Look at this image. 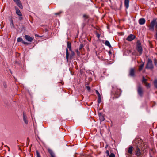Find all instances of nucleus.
<instances>
[{"label": "nucleus", "instance_id": "nucleus-1", "mask_svg": "<svg viewBox=\"0 0 157 157\" xmlns=\"http://www.w3.org/2000/svg\"><path fill=\"white\" fill-rule=\"evenodd\" d=\"M71 53L69 56L68 49L67 48L66 49V58L67 62H68L69 59L72 60L74 58L75 56V53L72 50H71Z\"/></svg>", "mask_w": 157, "mask_h": 157}, {"label": "nucleus", "instance_id": "nucleus-2", "mask_svg": "<svg viewBox=\"0 0 157 157\" xmlns=\"http://www.w3.org/2000/svg\"><path fill=\"white\" fill-rule=\"evenodd\" d=\"M155 25V30L157 32V21L156 19H154L152 21L151 24L148 26L149 29L151 31H154Z\"/></svg>", "mask_w": 157, "mask_h": 157}, {"label": "nucleus", "instance_id": "nucleus-3", "mask_svg": "<svg viewBox=\"0 0 157 157\" xmlns=\"http://www.w3.org/2000/svg\"><path fill=\"white\" fill-rule=\"evenodd\" d=\"M112 88L113 89L114 91V92L113 91L112 92L113 94L114 95L115 97L118 98L121 94L120 90L113 86H112Z\"/></svg>", "mask_w": 157, "mask_h": 157}, {"label": "nucleus", "instance_id": "nucleus-4", "mask_svg": "<svg viewBox=\"0 0 157 157\" xmlns=\"http://www.w3.org/2000/svg\"><path fill=\"white\" fill-rule=\"evenodd\" d=\"M146 67L147 69H151L153 68L154 66L152 64V61L150 59H148Z\"/></svg>", "mask_w": 157, "mask_h": 157}, {"label": "nucleus", "instance_id": "nucleus-5", "mask_svg": "<svg viewBox=\"0 0 157 157\" xmlns=\"http://www.w3.org/2000/svg\"><path fill=\"white\" fill-rule=\"evenodd\" d=\"M144 92V88L141 86L138 87V94L140 97L143 96Z\"/></svg>", "mask_w": 157, "mask_h": 157}, {"label": "nucleus", "instance_id": "nucleus-6", "mask_svg": "<svg viewBox=\"0 0 157 157\" xmlns=\"http://www.w3.org/2000/svg\"><path fill=\"white\" fill-rule=\"evenodd\" d=\"M143 48L140 41H138V56L142 54Z\"/></svg>", "mask_w": 157, "mask_h": 157}, {"label": "nucleus", "instance_id": "nucleus-7", "mask_svg": "<svg viewBox=\"0 0 157 157\" xmlns=\"http://www.w3.org/2000/svg\"><path fill=\"white\" fill-rule=\"evenodd\" d=\"M136 69L135 68H131L129 71V75L132 77H134L135 76Z\"/></svg>", "mask_w": 157, "mask_h": 157}, {"label": "nucleus", "instance_id": "nucleus-8", "mask_svg": "<svg viewBox=\"0 0 157 157\" xmlns=\"http://www.w3.org/2000/svg\"><path fill=\"white\" fill-rule=\"evenodd\" d=\"M136 36L133 34H130L126 38V40L128 41H131L136 38Z\"/></svg>", "mask_w": 157, "mask_h": 157}, {"label": "nucleus", "instance_id": "nucleus-9", "mask_svg": "<svg viewBox=\"0 0 157 157\" xmlns=\"http://www.w3.org/2000/svg\"><path fill=\"white\" fill-rule=\"evenodd\" d=\"M24 37L29 42H32L33 40V38L29 36L28 35H25Z\"/></svg>", "mask_w": 157, "mask_h": 157}, {"label": "nucleus", "instance_id": "nucleus-10", "mask_svg": "<svg viewBox=\"0 0 157 157\" xmlns=\"http://www.w3.org/2000/svg\"><path fill=\"white\" fill-rule=\"evenodd\" d=\"M23 120L26 124H28V121L27 120V116L24 112L23 113Z\"/></svg>", "mask_w": 157, "mask_h": 157}, {"label": "nucleus", "instance_id": "nucleus-11", "mask_svg": "<svg viewBox=\"0 0 157 157\" xmlns=\"http://www.w3.org/2000/svg\"><path fill=\"white\" fill-rule=\"evenodd\" d=\"M13 1L17 4L18 6L21 9H22L23 6L19 0H13Z\"/></svg>", "mask_w": 157, "mask_h": 157}, {"label": "nucleus", "instance_id": "nucleus-12", "mask_svg": "<svg viewBox=\"0 0 157 157\" xmlns=\"http://www.w3.org/2000/svg\"><path fill=\"white\" fill-rule=\"evenodd\" d=\"M129 0H124V4L125 6L126 9H128L129 6Z\"/></svg>", "mask_w": 157, "mask_h": 157}, {"label": "nucleus", "instance_id": "nucleus-13", "mask_svg": "<svg viewBox=\"0 0 157 157\" xmlns=\"http://www.w3.org/2000/svg\"><path fill=\"white\" fill-rule=\"evenodd\" d=\"M139 22L140 25H143L145 22V20L144 18H140L139 20Z\"/></svg>", "mask_w": 157, "mask_h": 157}, {"label": "nucleus", "instance_id": "nucleus-14", "mask_svg": "<svg viewBox=\"0 0 157 157\" xmlns=\"http://www.w3.org/2000/svg\"><path fill=\"white\" fill-rule=\"evenodd\" d=\"M48 151L51 155V157H55V154L53 151L51 149H48Z\"/></svg>", "mask_w": 157, "mask_h": 157}, {"label": "nucleus", "instance_id": "nucleus-15", "mask_svg": "<svg viewBox=\"0 0 157 157\" xmlns=\"http://www.w3.org/2000/svg\"><path fill=\"white\" fill-rule=\"evenodd\" d=\"M15 9L16 10V13L19 16H22V14L19 9L17 7H16Z\"/></svg>", "mask_w": 157, "mask_h": 157}, {"label": "nucleus", "instance_id": "nucleus-16", "mask_svg": "<svg viewBox=\"0 0 157 157\" xmlns=\"http://www.w3.org/2000/svg\"><path fill=\"white\" fill-rule=\"evenodd\" d=\"M2 86L4 90H6L7 87V85L5 82H2Z\"/></svg>", "mask_w": 157, "mask_h": 157}, {"label": "nucleus", "instance_id": "nucleus-17", "mask_svg": "<svg viewBox=\"0 0 157 157\" xmlns=\"http://www.w3.org/2000/svg\"><path fill=\"white\" fill-rule=\"evenodd\" d=\"M67 48H68L69 50L71 51V50H72L71 49V44L70 42L69 41H67Z\"/></svg>", "mask_w": 157, "mask_h": 157}, {"label": "nucleus", "instance_id": "nucleus-18", "mask_svg": "<svg viewBox=\"0 0 157 157\" xmlns=\"http://www.w3.org/2000/svg\"><path fill=\"white\" fill-rule=\"evenodd\" d=\"M147 79L145 78L144 76H143L142 77V82L143 83L145 84L147 82Z\"/></svg>", "mask_w": 157, "mask_h": 157}, {"label": "nucleus", "instance_id": "nucleus-19", "mask_svg": "<svg viewBox=\"0 0 157 157\" xmlns=\"http://www.w3.org/2000/svg\"><path fill=\"white\" fill-rule=\"evenodd\" d=\"M144 64V62H142V63L139 66V70L141 71L143 69Z\"/></svg>", "mask_w": 157, "mask_h": 157}, {"label": "nucleus", "instance_id": "nucleus-20", "mask_svg": "<svg viewBox=\"0 0 157 157\" xmlns=\"http://www.w3.org/2000/svg\"><path fill=\"white\" fill-rule=\"evenodd\" d=\"M105 44L108 46L109 48H111L112 46L111 45L109 42L108 40H106L105 41Z\"/></svg>", "mask_w": 157, "mask_h": 157}, {"label": "nucleus", "instance_id": "nucleus-21", "mask_svg": "<svg viewBox=\"0 0 157 157\" xmlns=\"http://www.w3.org/2000/svg\"><path fill=\"white\" fill-rule=\"evenodd\" d=\"M133 147L132 146L130 147L128 149V153L131 154L133 151Z\"/></svg>", "mask_w": 157, "mask_h": 157}, {"label": "nucleus", "instance_id": "nucleus-22", "mask_svg": "<svg viewBox=\"0 0 157 157\" xmlns=\"http://www.w3.org/2000/svg\"><path fill=\"white\" fill-rule=\"evenodd\" d=\"M89 15H87L86 14H84L83 15V17L84 18V19L85 21H86L87 19L89 18Z\"/></svg>", "mask_w": 157, "mask_h": 157}, {"label": "nucleus", "instance_id": "nucleus-23", "mask_svg": "<svg viewBox=\"0 0 157 157\" xmlns=\"http://www.w3.org/2000/svg\"><path fill=\"white\" fill-rule=\"evenodd\" d=\"M145 86H146L147 89L151 87V84L149 83H148L147 82L146 83L144 84Z\"/></svg>", "mask_w": 157, "mask_h": 157}, {"label": "nucleus", "instance_id": "nucleus-24", "mask_svg": "<svg viewBox=\"0 0 157 157\" xmlns=\"http://www.w3.org/2000/svg\"><path fill=\"white\" fill-rule=\"evenodd\" d=\"M10 25L11 28H14V25L13 22V21L12 20H11L10 21Z\"/></svg>", "mask_w": 157, "mask_h": 157}, {"label": "nucleus", "instance_id": "nucleus-25", "mask_svg": "<svg viewBox=\"0 0 157 157\" xmlns=\"http://www.w3.org/2000/svg\"><path fill=\"white\" fill-rule=\"evenodd\" d=\"M154 84L155 87L157 88V79L155 80L154 81Z\"/></svg>", "mask_w": 157, "mask_h": 157}, {"label": "nucleus", "instance_id": "nucleus-26", "mask_svg": "<svg viewBox=\"0 0 157 157\" xmlns=\"http://www.w3.org/2000/svg\"><path fill=\"white\" fill-rule=\"evenodd\" d=\"M14 64L19 65L20 64V61L18 59V60H16L15 61Z\"/></svg>", "mask_w": 157, "mask_h": 157}, {"label": "nucleus", "instance_id": "nucleus-27", "mask_svg": "<svg viewBox=\"0 0 157 157\" xmlns=\"http://www.w3.org/2000/svg\"><path fill=\"white\" fill-rule=\"evenodd\" d=\"M99 118L100 121H103L105 119L103 115L99 117Z\"/></svg>", "mask_w": 157, "mask_h": 157}, {"label": "nucleus", "instance_id": "nucleus-28", "mask_svg": "<svg viewBox=\"0 0 157 157\" xmlns=\"http://www.w3.org/2000/svg\"><path fill=\"white\" fill-rule=\"evenodd\" d=\"M84 47V46L82 44H81L79 48V50H82L83 48Z\"/></svg>", "mask_w": 157, "mask_h": 157}, {"label": "nucleus", "instance_id": "nucleus-29", "mask_svg": "<svg viewBox=\"0 0 157 157\" xmlns=\"http://www.w3.org/2000/svg\"><path fill=\"white\" fill-rule=\"evenodd\" d=\"M17 42H21L22 43L24 41L23 40L22 38L21 37H19L17 38Z\"/></svg>", "mask_w": 157, "mask_h": 157}, {"label": "nucleus", "instance_id": "nucleus-30", "mask_svg": "<svg viewBox=\"0 0 157 157\" xmlns=\"http://www.w3.org/2000/svg\"><path fill=\"white\" fill-rule=\"evenodd\" d=\"M101 101V96L98 97V102L99 104L100 103Z\"/></svg>", "mask_w": 157, "mask_h": 157}, {"label": "nucleus", "instance_id": "nucleus-31", "mask_svg": "<svg viewBox=\"0 0 157 157\" xmlns=\"http://www.w3.org/2000/svg\"><path fill=\"white\" fill-rule=\"evenodd\" d=\"M37 157H41L40 155L38 150H36Z\"/></svg>", "mask_w": 157, "mask_h": 157}, {"label": "nucleus", "instance_id": "nucleus-32", "mask_svg": "<svg viewBox=\"0 0 157 157\" xmlns=\"http://www.w3.org/2000/svg\"><path fill=\"white\" fill-rule=\"evenodd\" d=\"M138 156L141 155V153H142L141 152L140 150L138 148Z\"/></svg>", "mask_w": 157, "mask_h": 157}, {"label": "nucleus", "instance_id": "nucleus-33", "mask_svg": "<svg viewBox=\"0 0 157 157\" xmlns=\"http://www.w3.org/2000/svg\"><path fill=\"white\" fill-rule=\"evenodd\" d=\"M95 91L97 94L98 95V97H100L101 95L98 91L97 90H96Z\"/></svg>", "mask_w": 157, "mask_h": 157}, {"label": "nucleus", "instance_id": "nucleus-34", "mask_svg": "<svg viewBox=\"0 0 157 157\" xmlns=\"http://www.w3.org/2000/svg\"><path fill=\"white\" fill-rule=\"evenodd\" d=\"M75 51L77 53V55L78 56H79L80 55V52L78 51V49H76V50H75Z\"/></svg>", "mask_w": 157, "mask_h": 157}, {"label": "nucleus", "instance_id": "nucleus-35", "mask_svg": "<svg viewBox=\"0 0 157 157\" xmlns=\"http://www.w3.org/2000/svg\"><path fill=\"white\" fill-rule=\"evenodd\" d=\"M154 61L155 65H156L157 64V60L155 58L154 59Z\"/></svg>", "mask_w": 157, "mask_h": 157}, {"label": "nucleus", "instance_id": "nucleus-36", "mask_svg": "<svg viewBox=\"0 0 157 157\" xmlns=\"http://www.w3.org/2000/svg\"><path fill=\"white\" fill-rule=\"evenodd\" d=\"M105 153L106 154V156H108L109 154V151L108 150H106L105 152Z\"/></svg>", "mask_w": 157, "mask_h": 157}, {"label": "nucleus", "instance_id": "nucleus-37", "mask_svg": "<svg viewBox=\"0 0 157 157\" xmlns=\"http://www.w3.org/2000/svg\"><path fill=\"white\" fill-rule=\"evenodd\" d=\"M109 157H115V155L114 153H112L110 154Z\"/></svg>", "mask_w": 157, "mask_h": 157}, {"label": "nucleus", "instance_id": "nucleus-38", "mask_svg": "<svg viewBox=\"0 0 157 157\" xmlns=\"http://www.w3.org/2000/svg\"><path fill=\"white\" fill-rule=\"evenodd\" d=\"M96 36H97V38H100V34L97 33H96Z\"/></svg>", "mask_w": 157, "mask_h": 157}, {"label": "nucleus", "instance_id": "nucleus-39", "mask_svg": "<svg viewBox=\"0 0 157 157\" xmlns=\"http://www.w3.org/2000/svg\"><path fill=\"white\" fill-rule=\"evenodd\" d=\"M22 43L24 44H25V45H28L29 44V43L27 42H25L24 41H23V42H22Z\"/></svg>", "mask_w": 157, "mask_h": 157}, {"label": "nucleus", "instance_id": "nucleus-40", "mask_svg": "<svg viewBox=\"0 0 157 157\" xmlns=\"http://www.w3.org/2000/svg\"><path fill=\"white\" fill-rule=\"evenodd\" d=\"M136 142H137V141H136V139H135V140L133 141V143H135L136 144V147H137V143H136Z\"/></svg>", "mask_w": 157, "mask_h": 157}, {"label": "nucleus", "instance_id": "nucleus-41", "mask_svg": "<svg viewBox=\"0 0 157 157\" xmlns=\"http://www.w3.org/2000/svg\"><path fill=\"white\" fill-rule=\"evenodd\" d=\"M86 87L87 90L88 91H90V87L89 86H86Z\"/></svg>", "mask_w": 157, "mask_h": 157}, {"label": "nucleus", "instance_id": "nucleus-42", "mask_svg": "<svg viewBox=\"0 0 157 157\" xmlns=\"http://www.w3.org/2000/svg\"><path fill=\"white\" fill-rule=\"evenodd\" d=\"M22 19V17L21 16H20V17L19 18V20L20 21H21Z\"/></svg>", "mask_w": 157, "mask_h": 157}, {"label": "nucleus", "instance_id": "nucleus-43", "mask_svg": "<svg viewBox=\"0 0 157 157\" xmlns=\"http://www.w3.org/2000/svg\"><path fill=\"white\" fill-rule=\"evenodd\" d=\"M61 13V12H60L59 13H55V14L56 15H59Z\"/></svg>", "mask_w": 157, "mask_h": 157}, {"label": "nucleus", "instance_id": "nucleus-44", "mask_svg": "<svg viewBox=\"0 0 157 157\" xmlns=\"http://www.w3.org/2000/svg\"><path fill=\"white\" fill-rule=\"evenodd\" d=\"M98 115H99V117H100V116H102V114L101 113H98Z\"/></svg>", "mask_w": 157, "mask_h": 157}, {"label": "nucleus", "instance_id": "nucleus-45", "mask_svg": "<svg viewBox=\"0 0 157 157\" xmlns=\"http://www.w3.org/2000/svg\"><path fill=\"white\" fill-rule=\"evenodd\" d=\"M20 56V54L19 53H17L16 54V56Z\"/></svg>", "mask_w": 157, "mask_h": 157}, {"label": "nucleus", "instance_id": "nucleus-46", "mask_svg": "<svg viewBox=\"0 0 157 157\" xmlns=\"http://www.w3.org/2000/svg\"><path fill=\"white\" fill-rule=\"evenodd\" d=\"M27 140L29 142V138H27Z\"/></svg>", "mask_w": 157, "mask_h": 157}, {"label": "nucleus", "instance_id": "nucleus-47", "mask_svg": "<svg viewBox=\"0 0 157 157\" xmlns=\"http://www.w3.org/2000/svg\"><path fill=\"white\" fill-rule=\"evenodd\" d=\"M155 37H156V39L157 40V32H156V34Z\"/></svg>", "mask_w": 157, "mask_h": 157}, {"label": "nucleus", "instance_id": "nucleus-48", "mask_svg": "<svg viewBox=\"0 0 157 157\" xmlns=\"http://www.w3.org/2000/svg\"><path fill=\"white\" fill-rule=\"evenodd\" d=\"M5 146L7 147H8V151H10V148H9V147H8L7 145H6V146Z\"/></svg>", "mask_w": 157, "mask_h": 157}, {"label": "nucleus", "instance_id": "nucleus-49", "mask_svg": "<svg viewBox=\"0 0 157 157\" xmlns=\"http://www.w3.org/2000/svg\"><path fill=\"white\" fill-rule=\"evenodd\" d=\"M136 48H137V41L136 42Z\"/></svg>", "mask_w": 157, "mask_h": 157}, {"label": "nucleus", "instance_id": "nucleus-50", "mask_svg": "<svg viewBox=\"0 0 157 157\" xmlns=\"http://www.w3.org/2000/svg\"><path fill=\"white\" fill-rule=\"evenodd\" d=\"M136 155H137V151H136Z\"/></svg>", "mask_w": 157, "mask_h": 157}, {"label": "nucleus", "instance_id": "nucleus-51", "mask_svg": "<svg viewBox=\"0 0 157 157\" xmlns=\"http://www.w3.org/2000/svg\"><path fill=\"white\" fill-rule=\"evenodd\" d=\"M139 138H138V139H139ZM138 141H139V140H138Z\"/></svg>", "mask_w": 157, "mask_h": 157}, {"label": "nucleus", "instance_id": "nucleus-52", "mask_svg": "<svg viewBox=\"0 0 157 157\" xmlns=\"http://www.w3.org/2000/svg\"><path fill=\"white\" fill-rule=\"evenodd\" d=\"M89 20H88L87 22H89Z\"/></svg>", "mask_w": 157, "mask_h": 157}, {"label": "nucleus", "instance_id": "nucleus-53", "mask_svg": "<svg viewBox=\"0 0 157 157\" xmlns=\"http://www.w3.org/2000/svg\"><path fill=\"white\" fill-rule=\"evenodd\" d=\"M105 148H107V147H105Z\"/></svg>", "mask_w": 157, "mask_h": 157}, {"label": "nucleus", "instance_id": "nucleus-54", "mask_svg": "<svg viewBox=\"0 0 157 157\" xmlns=\"http://www.w3.org/2000/svg\"><path fill=\"white\" fill-rule=\"evenodd\" d=\"M19 149H21L20 147H19Z\"/></svg>", "mask_w": 157, "mask_h": 157}, {"label": "nucleus", "instance_id": "nucleus-55", "mask_svg": "<svg viewBox=\"0 0 157 157\" xmlns=\"http://www.w3.org/2000/svg\"><path fill=\"white\" fill-rule=\"evenodd\" d=\"M150 157H152V156H150Z\"/></svg>", "mask_w": 157, "mask_h": 157}]
</instances>
